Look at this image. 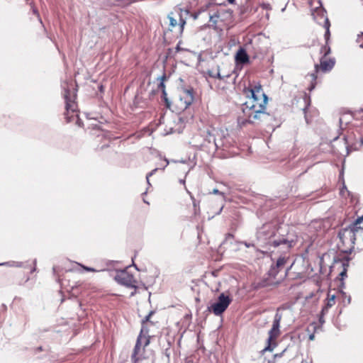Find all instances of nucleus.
Instances as JSON below:
<instances>
[{
	"instance_id": "1",
	"label": "nucleus",
	"mask_w": 363,
	"mask_h": 363,
	"mask_svg": "<svg viewBox=\"0 0 363 363\" xmlns=\"http://www.w3.org/2000/svg\"><path fill=\"white\" fill-rule=\"evenodd\" d=\"M244 94L247 100L242 105V115L238 118V123L242 125L259 120L261 116L265 113L267 104V96L259 84H250L245 88Z\"/></svg>"
},
{
	"instance_id": "2",
	"label": "nucleus",
	"mask_w": 363,
	"mask_h": 363,
	"mask_svg": "<svg viewBox=\"0 0 363 363\" xmlns=\"http://www.w3.org/2000/svg\"><path fill=\"white\" fill-rule=\"evenodd\" d=\"M277 232V228L274 224L271 223L264 224L257 232L258 245L267 251H272V248L280 247L284 252L289 251L295 245L296 242L294 240L278 238Z\"/></svg>"
},
{
	"instance_id": "3",
	"label": "nucleus",
	"mask_w": 363,
	"mask_h": 363,
	"mask_svg": "<svg viewBox=\"0 0 363 363\" xmlns=\"http://www.w3.org/2000/svg\"><path fill=\"white\" fill-rule=\"evenodd\" d=\"M64 99L65 101V118L67 123L75 121L79 126L82 125V123L79 118L77 105L75 102L77 97V89L75 85L72 82L70 84L63 85Z\"/></svg>"
},
{
	"instance_id": "4",
	"label": "nucleus",
	"mask_w": 363,
	"mask_h": 363,
	"mask_svg": "<svg viewBox=\"0 0 363 363\" xmlns=\"http://www.w3.org/2000/svg\"><path fill=\"white\" fill-rule=\"evenodd\" d=\"M153 312L151 311L145 317V318L142 321L143 325L140 330V333L138 337L137 342L132 355V359L134 363H143V362H146L145 360L140 359V357L142 356L144 348L146 346H147L150 343L149 337L148 336H147L148 333L147 324L148 322H150V318Z\"/></svg>"
},
{
	"instance_id": "5",
	"label": "nucleus",
	"mask_w": 363,
	"mask_h": 363,
	"mask_svg": "<svg viewBox=\"0 0 363 363\" xmlns=\"http://www.w3.org/2000/svg\"><path fill=\"white\" fill-rule=\"evenodd\" d=\"M338 235L340 240L338 246L340 250L344 253H352L354 249L356 240L351 225L340 230Z\"/></svg>"
},
{
	"instance_id": "6",
	"label": "nucleus",
	"mask_w": 363,
	"mask_h": 363,
	"mask_svg": "<svg viewBox=\"0 0 363 363\" xmlns=\"http://www.w3.org/2000/svg\"><path fill=\"white\" fill-rule=\"evenodd\" d=\"M282 315L279 313H277L272 323V327L269 331V337L267 341V346L264 348L263 352H272L277 346V339L280 335V323Z\"/></svg>"
},
{
	"instance_id": "7",
	"label": "nucleus",
	"mask_w": 363,
	"mask_h": 363,
	"mask_svg": "<svg viewBox=\"0 0 363 363\" xmlns=\"http://www.w3.org/2000/svg\"><path fill=\"white\" fill-rule=\"evenodd\" d=\"M182 12L181 9H178L168 15L171 30H175L179 34L183 33L186 24V20L182 17Z\"/></svg>"
},
{
	"instance_id": "8",
	"label": "nucleus",
	"mask_w": 363,
	"mask_h": 363,
	"mask_svg": "<svg viewBox=\"0 0 363 363\" xmlns=\"http://www.w3.org/2000/svg\"><path fill=\"white\" fill-rule=\"evenodd\" d=\"M231 302L232 298L229 296L222 293L218 297L217 301L212 303L208 308V310L215 315H221L228 308Z\"/></svg>"
},
{
	"instance_id": "9",
	"label": "nucleus",
	"mask_w": 363,
	"mask_h": 363,
	"mask_svg": "<svg viewBox=\"0 0 363 363\" xmlns=\"http://www.w3.org/2000/svg\"><path fill=\"white\" fill-rule=\"evenodd\" d=\"M194 101L193 89H182L180 90L176 104L179 110H186Z\"/></svg>"
},
{
	"instance_id": "10",
	"label": "nucleus",
	"mask_w": 363,
	"mask_h": 363,
	"mask_svg": "<svg viewBox=\"0 0 363 363\" xmlns=\"http://www.w3.org/2000/svg\"><path fill=\"white\" fill-rule=\"evenodd\" d=\"M335 61L334 60L329 59H321L320 65H315V71L313 73L310 74V77L311 78V84L310 86L308 87V90L311 91L316 85V79H317V73L320 69L323 72H328L332 69V68L334 67Z\"/></svg>"
},
{
	"instance_id": "11",
	"label": "nucleus",
	"mask_w": 363,
	"mask_h": 363,
	"mask_svg": "<svg viewBox=\"0 0 363 363\" xmlns=\"http://www.w3.org/2000/svg\"><path fill=\"white\" fill-rule=\"evenodd\" d=\"M116 281L127 287L135 288L136 280L133 274H130L127 270H121L117 272L115 277Z\"/></svg>"
},
{
	"instance_id": "12",
	"label": "nucleus",
	"mask_w": 363,
	"mask_h": 363,
	"mask_svg": "<svg viewBox=\"0 0 363 363\" xmlns=\"http://www.w3.org/2000/svg\"><path fill=\"white\" fill-rule=\"evenodd\" d=\"M288 259H289V257H286L285 256L280 257L277 259L276 264L271 267V268L269 271V276L272 277H275L277 275L278 272L284 267Z\"/></svg>"
},
{
	"instance_id": "13",
	"label": "nucleus",
	"mask_w": 363,
	"mask_h": 363,
	"mask_svg": "<svg viewBox=\"0 0 363 363\" xmlns=\"http://www.w3.org/2000/svg\"><path fill=\"white\" fill-rule=\"evenodd\" d=\"M235 62L238 64H246L249 62V56L243 48H240L235 55Z\"/></svg>"
},
{
	"instance_id": "14",
	"label": "nucleus",
	"mask_w": 363,
	"mask_h": 363,
	"mask_svg": "<svg viewBox=\"0 0 363 363\" xmlns=\"http://www.w3.org/2000/svg\"><path fill=\"white\" fill-rule=\"evenodd\" d=\"M316 13L318 15H320L321 17L324 19V23H325L324 26L326 28V31H325V39H328V36L330 35V30H329L330 23H329V20L325 16V12H324V11H323V9L322 8L317 9L314 12L312 13V15L314 16V18H315V15Z\"/></svg>"
},
{
	"instance_id": "15",
	"label": "nucleus",
	"mask_w": 363,
	"mask_h": 363,
	"mask_svg": "<svg viewBox=\"0 0 363 363\" xmlns=\"http://www.w3.org/2000/svg\"><path fill=\"white\" fill-rule=\"evenodd\" d=\"M325 301H326L325 305L323 307L322 311H321L322 315H325V313H327L329 308L335 305V296L330 295V294H328Z\"/></svg>"
},
{
	"instance_id": "16",
	"label": "nucleus",
	"mask_w": 363,
	"mask_h": 363,
	"mask_svg": "<svg viewBox=\"0 0 363 363\" xmlns=\"http://www.w3.org/2000/svg\"><path fill=\"white\" fill-rule=\"evenodd\" d=\"M350 225L361 227L360 229H363V216L358 217Z\"/></svg>"
},
{
	"instance_id": "17",
	"label": "nucleus",
	"mask_w": 363,
	"mask_h": 363,
	"mask_svg": "<svg viewBox=\"0 0 363 363\" xmlns=\"http://www.w3.org/2000/svg\"><path fill=\"white\" fill-rule=\"evenodd\" d=\"M218 17H219L218 13L217 12H214L213 13L209 15L210 21L213 23H216L217 19L218 18Z\"/></svg>"
},
{
	"instance_id": "18",
	"label": "nucleus",
	"mask_w": 363,
	"mask_h": 363,
	"mask_svg": "<svg viewBox=\"0 0 363 363\" xmlns=\"http://www.w3.org/2000/svg\"><path fill=\"white\" fill-rule=\"evenodd\" d=\"M166 79V76L164 74L162 77H161V82L158 86V88L162 91V92L163 91V90H165V86H164V80Z\"/></svg>"
},
{
	"instance_id": "19",
	"label": "nucleus",
	"mask_w": 363,
	"mask_h": 363,
	"mask_svg": "<svg viewBox=\"0 0 363 363\" xmlns=\"http://www.w3.org/2000/svg\"><path fill=\"white\" fill-rule=\"evenodd\" d=\"M162 93V98H163L164 101L166 103L167 107L169 108L170 107V102L168 101V99L167 98V92H166V91L163 90V91Z\"/></svg>"
},
{
	"instance_id": "20",
	"label": "nucleus",
	"mask_w": 363,
	"mask_h": 363,
	"mask_svg": "<svg viewBox=\"0 0 363 363\" xmlns=\"http://www.w3.org/2000/svg\"><path fill=\"white\" fill-rule=\"evenodd\" d=\"M157 169H158L157 168H155V169H154L153 170H152L150 172H149V173L147 174V176H146V179H147V184H148L149 185H150V181H149V180H150V177L151 176H152V175H153V174H154L157 171Z\"/></svg>"
},
{
	"instance_id": "21",
	"label": "nucleus",
	"mask_w": 363,
	"mask_h": 363,
	"mask_svg": "<svg viewBox=\"0 0 363 363\" xmlns=\"http://www.w3.org/2000/svg\"><path fill=\"white\" fill-rule=\"evenodd\" d=\"M261 7L265 10H271L272 9V6L269 3H262L261 4Z\"/></svg>"
},
{
	"instance_id": "22",
	"label": "nucleus",
	"mask_w": 363,
	"mask_h": 363,
	"mask_svg": "<svg viewBox=\"0 0 363 363\" xmlns=\"http://www.w3.org/2000/svg\"><path fill=\"white\" fill-rule=\"evenodd\" d=\"M82 267L84 268V269H85L87 272H97L95 269L91 268V267H85V266H82Z\"/></svg>"
},
{
	"instance_id": "23",
	"label": "nucleus",
	"mask_w": 363,
	"mask_h": 363,
	"mask_svg": "<svg viewBox=\"0 0 363 363\" xmlns=\"http://www.w3.org/2000/svg\"><path fill=\"white\" fill-rule=\"evenodd\" d=\"M213 77H217V78H218V79H223L224 78V77H222V76L220 75V72H218L216 73V75H214V76H213Z\"/></svg>"
},
{
	"instance_id": "24",
	"label": "nucleus",
	"mask_w": 363,
	"mask_h": 363,
	"mask_svg": "<svg viewBox=\"0 0 363 363\" xmlns=\"http://www.w3.org/2000/svg\"><path fill=\"white\" fill-rule=\"evenodd\" d=\"M33 12L38 16V18H40V15L35 8H33ZM39 19H40V18H39ZM40 21H41V20H40Z\"/></svg>"
},
{
	"instance_id": "25",
	"label": "nucleus",
	"mask_w": 363,
	"mask_h": 363,
	"mask_svg": "<svg viewBox=\"0 0 363 363\" xmlns=\"http://www.w3.org/2000/svg\"><path fill=\"white\" fill-rule=\"evenodd\" d=\"M140 359H143V360H145L146 362H143V363H152L151 361L148 359H145V358H142L140 357Z\"/></svg>"
},
{
	"instance_id": "26",
	"label": "nucleus",
	"mask_w": 363,
	"mask_h": 363,
	"mask_svg": "<svg viewBox=\"0 0 363 363\" xmlns=\"http://www.w3.org/2000/svg\"><path fill=\"white\" fill-rule=\"evenodd\" d=\"M345 190H347V189H346V186L344 184L342 189L340 190V193L342 194H344V191H345Z\"/></svg>"
},
{
	"instance_id": "27",
	"label": "nucleus",
	"mask_w": 363,
	"mask_h": 363,
	"mask_svg": "<svg viewBox=\"0 0 363 363\" xmlns=\"http://www.w3.org/2000/svg\"><path fill=\"white\" fill-rule=\"evenodd\" d=\"M340 275H341L342 277L345 276V275H346V270H344L343 272H342L340 273Z\"/></svg>"
},
{
	"instance_id": "28",
	"label": "nucleus",
	"mask_w": 363,
	"mask_h": 363,
	"mask_svg": "<svg viewBox=\"0 0 363 363\" xmlns=\"http://www.w3.org/2000/svg\"><path fill=\"white\" fill-rule=\"evenodd\" d=\"M213 6V4H211V3L208 4V5H206V9H207L208 8H209V7H210V6Z\"/></svg>"
},
{
	"instance_id": "29",
	"label": "nucleus",
	"mask_w": 363,
	"mask_h": 363,
	"mask_svg": "<svg viewBox=\"0 0 363 363\" xmlns=\"http://www.w3.org/2000/svg\"><path fill=\"white\" fill-rule=\"evenodd\" d=\"M213 193L214 194H219L220 192H219V191L218 189H214L213 190Z\"/></svg>"
},
{
	"instance_id": "30",
	"label": "nucleus",
	"mask_w": 363,
	"mask_h": 363,
	"mask_svg": "<svg viewBox=\"0 0 363 363\" xmlns=\"http://www.w3.org/2000/svg\"><path fill=\"white\" fill-rule=\"evenodd\" d=\"M230 4H233L235 0H228Z\"/></svg>"
},
{
	"instance_id": "31",
	"label": "nucleus",
	"mask_w": 363,
	"mask_h": 363,
	"mask_svg": "<svg viewBox=\"0 0 363 363\" xmlns=\"http://www.w3.org/2000/svg\"><path fill=\"white\" fill-rule=\"evenodd\" d=\"M309 338H310V340H313V338H314V335H310V337H309Z\"/></svg>"
},
{
	"instance_id": "32",
	"label": "nucleus",
	"mask_w": 363,
	"mask_h": 363,
	"mask_svg": "<svg viewBox=\"0 0 363 363\" xmlns=\"http://www.w3.org/2000/svg\"><path fill=\"white\" fill-rule=\"evenodd\" d=\"M282 354H276L275 357H281Z\"/></svg>"
},
{
	"instance_id": "33",
	"label": "nucleus",
	"mask_w": 363,
	"mask_h": 363,
	"mask_svg": "<svg viewBox=\"0 0 363 363\" xmlns=\"http://www.w3.org/2000/svg\"><path fill=\"white\" fill-rule=\"evenodd\" d=\"M180 183H182V184H185V181H184V180L181 179V180H180Z\"/></svg>"
},
{
	"instance_id": "34",
	"label": "nucleus",
	"mask_w": 363,
	"mask_h": 363,
	"mask_svg": "<svg viewBox=\"0 0 363 363\" xmlns=\"http://www.w3.org/2000/svg\"><path fill=\"white\" fill-rule=\"evenodd\" d=\"M330 51V49L328 48V51H325V55H327V53Z\"/></svg>"
},
{
	"instance_id": "35",
	"label": "nucleus",
	"mask_w": 363,
	"mask_h": 363,
	"mask_svg": "<svg viewBox=\"0 0 363 363\" xmlns=\"http://www.w3.org/2000/svg\"><path fill=\"white\" fill-rule=\"evenodd\" d=\"M301 363H311V362H304V361H303Z\"/></svg>"
},
{
	"instance_id": "36",
	"label": "nucleus",
	"mask_w": 363,
	"mask_h": 363,
	"mask_svg": "<svg viewBox=\"0 0 363 363\" xmlns=\"http://www.w3.org/2000/svg\"><path fill=\"white\" fill-rule=\"evenodd\" d=\"M361 5L363 6V0H361Z\"/></svg>"
},
{
	"instance_id": "37",
	"label": "nucleus",
	"mask_w": 363,
	"mask_h": 363,
	"mask_svg": "<svg viewBox=\"0 0 363 363\" xmlns=\"http://www.w3.org/2000/svg\"><path fill=\"white\" fill-rule=\"evenodd\" d=\"M177 50L180 49V47H179V45H177Z\"/></svg>"
}]
</instances>
